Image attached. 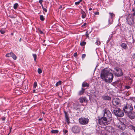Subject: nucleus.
Segmentation results:
<instances>
[{
	"label": "nucleus",
	"mask_w": 135,
	"mask_h": 135,
	"mask_svg": "<svg viewBox=\"0 0 135 135\" xmlns=\"http://www.w3.org/2000/svg\"><path fill=\"white\" fill-rule=\"evenodd\" d=\"M111 71V70L108 68H105L101 72V78L106 82L110 83L112 82L113 75Z\"/></svg>",
	"instance_id": "obj_1"
},
{
	"label": "nucleus",
	"mask_w": 135,
	"mask_h": 135,
	"mask_svg": "<svg viewBox=\"0 0 135 135\" xmlns=\"http://www.w3.org/2000/svg\"><path fill=\"white\" fill-rule=\"evenodd\" d=\"M115 115L118 117H122L124 115V113L122 110L119 108H116L113 110Z\"/></svg>",
	"instance_id": "obj_2"
},
{
	"label": "nucleus",
	"mask_w": 135,
	"mask_h": 135,
	"mask_svg": "<svg viewBox=\"0 0 135 135\" xmlns=\"http://www.w3.org/2000/svg\"><path fill=\"white\" fill-rule=\"evenodd\" d=\"M99 124L101 125H106L110 123L109 120L108 121L105 117H103L98 120Z\"/></svg>",
	"instance_id": "obj_3"
},
{
	"label": "nucleus",
	"mask_w": 135,
	"mask_h": 135,
	"mask_svg": "<svg viewBox=\"0 0 135 135\" xmlns=\"http://www.w3.org/2000/svg\"><path fill=\"white\" fill-rule=\"evenodd\" d=\"M104 131V133L102 132V133L103 134H106L108 133L113 132L114 131V128L111 126H107L105 128Z\"/></svg>",
	"instance_id": "obj_4"
},
{
	"label": "nucleus",
	"mask_w": 135,
	"mask_h": 135,
	"mask_svg": "<svg viewBox=\"0 0 135 135\" xmlns=\"http://www.w3.org/2000/svg\"><path fill=\"white\" fill-rule=\"evenodd\" d=\"M123 109L125 113H128L130 112L133 109L132 104H127L126 106L124 107Z\"/></svg>",
	"instance_id": "obj_5"
},
{
	"label": "nucleus",
	"mask_w": 135,
	"mask_h": 135,
	"mask_svg": "<svg viewBox=\"0 0 135 135\" xmlns=\"http://www.w3.org/2000/svg\"><path fill=\"white\" fill-rule=\"evenodd\" d=\"M104 116L106 118L108 117L109 118L110 121L112 119V115L110 112L108 110L105 109L103 110Z\"/></svg>",
	"instance_id": "obj_6"
},
{
	"label": "nucleus",
	"mask_w": 135,
	"mask_h": 135,
	"mask_svg": "<svg viewBox=\"0 0 135 135\" xmlns=\"http://www.w3.org/2000/svg\"><path fill=\"white\" fill-rule=\"evenodd\" d=\"M117 126L119 128L122 130H124L126 128L125 125L120 121H119L117 125Z\"/></svg>",
	"instance_id": "obj_7"
},
{
	"label": "nucleus",
	"mask_w": 135,
	"mask_h": 135,
	"mask_svg": "<svg viewBox=\"0 0 135 135\" xmlns=\"http://www.w3.org/2000/svg\"><path fill=\"white\" fill-rule=\"evenodd\" d=\"M126 20L128 24L131 25L133 24L134 21L133 17L128 16L126 18Z\"/></svg>",
	"instance_id": "obj_8"
},
{
	"label": "nucleus",
	"mask_w": 135,
	"mask_h": 135,
	"mask_svg": "<svg viewBox=\"0 0 135 135\" xmlns=\"http://www.w3.org/2000/svg\"><path fill=\"white\" fill-rule=\"evenodd\" d=\"M80 128L78 126H74L72 128V131L74 133H78L80 132Z\"/></svg>",
	"instance_id": "obj_9"
},
{
	"label": "nucleus",
	"mask_w": 135,
	"mask_h": 135,
	"mask_svg": "<svg viewBox=\"0 0 135 135\" xmlns=\"http://www.w3.org/2000/svg\"><path fill=\"white\" fill-rule=\"evenodd\" d=\"M120 103V100L118 98H114L112 100V103L115 106L118 105Z\"/></svg>",
	"instance_id": "obj_10"
},
{
	"label": "nucleus",
	"mask_w": 135,
	"mask_h": 135,
	"mask_svg": "<svg viewBox=\"0 0 135 135\" xmlns=\"http://www.w3.org/2000/svg\"><path fill=\"white\" fill-rule=\"evenodd\" d=\"M64 112L65 115V120L68 124H69L70 122L69 118L68 116L69 114L68 112H66L65 111H64Z\"/></svg>",
	"instance_id": "obj_11"
},
{
	"label": "nucleus",
	"mask_w": 135,
	"mask_h": 135,
	"mask_svg": "<svg viewBox=\"0 0 135 135\" xmlns=\"http://www.w3.org/2000/svg\"><path fill=\"white\" fill-rule=\"evenodd\" d=\"M128 114V116L131 119H133L135 118V112H129Z\"/></svg>",
	"instance_id": "obj_12"
},
{
	"label": "nucleus",
	"mask_w": 135,
	"mask_h": 135,
	"mask_svg": "<svg viewBox=\"0 0 135 135\" xmlns=\"http://www.w3.org/2000/svg\"><path fill=\"white\" fill-rule=\"evenodd\" d=\"M103 99L105 100H110L111 99V97L108 95H104L102 97Z\"/></svg>",
	"instance_id": "obj_13"
},
{
	"label": "nucleus",
	"mask_w": 135,
	"mask_h": 135,
	"mask_svg": "<svg viewBox=\"0 0 135 135\" xmlns=\"http://www.w3.org/2000/svg\"><path fill=\"white\" fill-rule=\"evenodd\" d=\"M79 122L80 124L84 125V118L81 117L79 119Z\"/></svg>",
	"instance_id": "obj_14"
},
{
	"label": "nucleus",
	"mask_w": 135,
	"mask_h": 135,
	"mask_svg": "<svg viewBox=\"0 0 135 135\" xmlns=\"http://www.w3.org/2000/svg\"><path fill=\"white\" fill-rule=\"evenodd\" d=\"M121 47L124 49H126L127 48V45L125 43H123L121 45Z\"/></svg>",
	"instance_id": "obj_15"
},
{
	"label": "nucleus",
	"mask_w": 135,
	"mask_h": 135,
	"mask_svg": "<svg viewBox=\"0 0 135 135\" xmlns=\"http://www.w3.org/2000/svg\"><path fill=\"white\" fill-rule=\"evenodd\" d=\"M115 70L116 71V72H117L118 71H119L120 73L119 74L120 75H123V73L122 72V70L120 69L119 68H116L115 69Z\"/></svg>",
	"instance_id": "obj_16"
},
{
	"label": "nucleus",
	"mask_w": 135,
	"mask_h": 135,
	"mask_svg": "<svg viewBox=\"0 0 135 135\" xmlns=\"http://www.w3.org/2000/svg\"><path fill=\"white\" fill-rule=\"evenodd\" d=\"M84 91V89L82 88L81 90H80L79 92V95H82Z\"/></svg>",
	"instance_id": "obj_17"
},
{
	"label": "nucleus",
	"mask_w": 135,
	"mask_h": 135,
	"mask_svg": "<svg viewBox=\"0 0 135 135\" xmlns=\"http://www.w3.org/2000/svg\"><path fill=\"white\" fill-rule=\"evenodd\" d=\"M51 132L52 133L56 134L59 132V131L56 130H53L51 131Z\"/></svg>",
	"instance_id": "obj_18"
},
{
	"label": "nucleus",
	"mask_w": 135,
	"mask_h": 135,
	"mask_svg": "<svg viewBox=\"0 0 135 135\" xmlns=\"http://www.w3.org/2000/svg\"><path fill=\"white\" fill-rule=\"evenodd\" d=\"M12 54V52H11L9 53H8L6 55V56L7 57H11Z\"/></svg>",
	"instance_id": "obj_19"
},
{
	"label": "nucleus",
	"mask_w": 135,
	"mask_h": 135,
	"mask_svg": "<svg viewBox=\"0 0 135 135\" xmlns=\"http://www.w3.org/2000/svg\"><path fill=\"white\" fill-rule=\"evenodd\" d=\"M79 102L80 103H83V101H84V98H80L79 99Z\"/></svg>",
	"instance_id": "obj_20"
},
{
	"label": "nucleus",
	"mask_w": 135,
	"mask_h": 135,
	"mask_svg": "<svg viewBox=\"0 0 135 135\" xmlns=\"http://www.w3.org/2000/svg\"><path fill=\"white\" fill-rule=\"evenodd\" d=\"M11 57L14 60H16V59L17 57L16 56L13 52L12 54V55Z\"/></svg>",
	"instance_id": "obj_21"
},
{
	"label": "nucleus",
	"mask_w": 135,
	"mask_h": 135,
	"mask_svg": "<svg viewBox=\"0 0 135 135\" xmlns=\"http://www.w3.org/2000/svg\"><path fill=\"white\" fill-rule=\"evenodd\" d=\"M18 4L17 3H15L13 6V8L14 9H16L17 8Z\"/></svg>",
	"instance_id": "obj_22"
},
{
	"label": "nucleus",
	"mask_w": 135,
	"mask_h": 135,
	"mask_svg": "<svg viewBox=\"0 0 135 135\" xmlns=\"http://www.w3.org/2000/svg\"><path fill=\"white\" fill-rule=\"evenodd\" d=\"M61 81H59L58 82H57L56 83V86H59V85H60L61 84Z\"/></svg>",
	"instance_id": "obj_23"
},
{
	"label": "nucleus",
	"mask_w": 135,
	"mask_h": 135,
	"mask_svg": "<svg viewBox=\"0 0 135 135\" xmlns=\"http://www.w3.org/2000/svg\"><path fill=\"white\" fill-rule=\"evenodd\" d=\"M44 18L43 15H40V19L42 21H44Z\"/></svg>",
	"instance_id": "obj_24"
},
{
	"label": "nucleus",
	"mask_w": 135,
	"mask_h": 135,
	"mask_svg": "<svg viewBox=\"0 0 135 135\" xmlns=\"http://www.w3.org/2000/svg\"><path fill=\"white\" fill-rule=\"evenodd\" d=\"M109 24H111L112 23L113 20L112 19H109L108 20Z\"/></svg>",
	"instance_id": "obj_25"
},
{
	"label": "nucleus",
	"mask_w": 135,
	"mask_h": 135,
	"mask_svg": "<svg viewBox=\"0 0 135 135\" xmlns=\"http://www.w3.org/2000/svg\"><path fill=\"white\" fill-rule=\"evenodd\" d=\"M32 55H33V57L34 58V61H36V59L37 55L36 54H33Z\"/></svg>",
	"instance_id": "obj_26"
},
{
	"label": "nucleus",
	"mask_w": 135,
	"mask_h": 135,
	"mask_svg": "<svg viewBox=\"0 0 135 135\" xmlns=\"http://www.w3.org/2000/svg\"><path fill=\"white\" fill-rule=\"evenodd\" d=\"M109 14L110 15V18L112 19V17L114 16V14L110 12L109 13Z\"/></svg>",
	"instance_id": "obj_27"
},
{
	"label": "nucleus",
	"mask_w": 135,
	"mask_h": 135,
	"mask_svg": "<svg viewBox=\"0 0 135 135\" xmlns=\"http://www.w3.org/2000/svg\"><path fill=\"white\" fill-rule=\"evenodd\" d=\"M89 122V119L88 118H85V124H87Z\"/></svg>",
	"instance_id": "obj_28"
},
{
	"label": "nucleus",
	"mask_w": 135,
	"mask_h": 135,
	"mask_svg": "<svg viewBox=\"0 0 135 135\" xmlns=\"http://www.w3.org/2000/svg\"><path fill=\"white\" fill-rule=\"evenodd\" d=\"M96 43L97 45H99L100 44V42L99 39H97V40Z\"/></svg>",
	"instance_id": "obj_29"
},
{
	"label": "nucleus",
	"mask_w": 135,
	"mask_h": 135,
	"mask_svg": "<svg viewBox=\"0 0 135 135\" xmlns=\"http://www.w3.org/2000/svg\"><path fill=\"white\" fill-rule=\"evenodd\" d=\"M116 73L117 74V75L118 76H120L122 75H120L119 74L120 73L119 71H118V72H116Z\"/></svg>",
	"instance_id": "obj_30"
},
{
	"label": "nucleus",
	"mask_w": 135,
	"mask_h": 135,
	"mask_svg": "<svg viewBox=\"0 0 135 135\" xmlns=\"http://www.w3.org/2000/svg\"><path fill=\"white\" fill-rule=\"evenodd\" d=\"M80 45L81 46H83L84 45V41H83L82 42H81L80 43Z\"/></svg>",
	"instance_id": "obj_31"
},
{
	"label": "nucleus",
	"mask_w": 135,
	"mask_h": 135,
	"mask_svg": "<svg viewBox=\"0 0 135 135\" xmlns=\"http://www.w3.org/2000/svg\"><path fill=\"white\" fill-rule=\"evenodd\" d=\"M38 72L39 74H40L42 72V71L40 68H38Z\"/></svg>",
	"instance_id": "obj_32"
},
{
	"label": "nucleus",
	"mask_w": 135,
	"mask_h": 135,
	"mask_svg": "<svg viewBox=\"0 0 135 135\" xmlns=\"http://www.w3.org/2000/svg\"><path fill=\"white\" fill-rule=\"evenodd\" d=\"M42 8L43 10L44 11H45V12H47V9L46 8H45L43 6H42Z\"/></svg>",
	"instance_id": "obj_33"
},
{
	"label": "nucleus",
	"mask_w": 135,
	"mask_h": 135,
	"mask_svg": "<svg viewBox=\"0 0 135 135\" xmlns=\"http://www.w3.org/2000/svg\"><path fill=\"white\" fill-rule=\"evenodd\" d=\"M84 11H82L81 12L82 13V17L83 18H84Z\"/></svg>",
	"instance_id": "obj_34"
},
{
	"label": "nucleus",
	"mask_w": 135,
	"mask_h": 135,
	"mask_svg": "<svg viewBox=\"0 0 135 135\" xmlns=\"http://www.w3.org/2000/svg\"><path fill=\"white\" fill-rule=\"evenodd\" d=\"M120 135H129L127 133L123 132L121 133Z\"/></svg>",
	"instance_id": "obj_35"
},
{
	"label": "nucleus",
	"mask_w": 135,
	"mask_h": 135,
	"mask_svg": "<svg viewBox=\"0 0 135 135\" xmlns=\"http://www.w3.org/2000/svg\"><path fill=\"white\" fill-rule=\"evenodd\" d=\"M43 2L42 0H40L39 1V2L41 4V6H43L42 4V2Z\"/></svg>",
	"instance_id": "obj_36"
},
{
	"label": "nucleus",
	"mask_w": 135,
	"mask_h": 135,
	"mask_svg": "<svg viewBox=\"0 0 135 135\" xmlns=\"http://www.w3.org/2000/svg\"><path fill=\"white\" fill-rule=\"evenodd\" d=\"M0 32H1V33L2 34H3L5 32V31L4 30H1Z\"/></svg>",
	"instance_id": "obj_37"
},
{
	"label": "nucleus",
	"mask_w": 135,
	"mask_h": 135,
	"mask_svg": "<svg viewBox=\"0 0 135 135\" xmlns=\"http://www.w3.org/2000/svg\"><path fill=\"white\" fill-rule=\"evenodd\" d=\"M36 86H37V83H36V82H35L34 83V87L35 88H36Z\"/></svg>",
	"instance_id": "obj_38"
},
{
	"label": "nucleus",
	"mask_w": 135,
	"mask_h": 135,
	"mask_svg": "<svg viewBox=\"0 0 135 135\" xmlns=\"http://www.w3.org/2000/svg\"><path fill=\"white\" fill-rule=\"evenodd\" d=\"M130 127L133 130L135 129V127L133 126V125H131Z\"/></svg>",
	"instance_id": "obj_39"
},
{
	"label": "nucleus",
	"mask_w": 135,
	"mask_h": 135,
	"mask_svg": "<svg viewBox=\"0 0 135 135\" xmlns=\"http://www.w3.org/2000/svg\"><path fill=\"white\" fill-rule=\"evenodd\" d=\"M74 56L75 57H76L77 56V52L75 53L74 54Z\"/></svg>",
	"instance_id": "obj_40"
},
{
	"label": "nucleus",
	"mask_w": 135,
	"mask_h": 135,
	"mask_svg": "<svg viewBox=\"0 0 135 135\" xmlns=\"http://www.w3.org/2000/svg\"><path fill=\"white\" fill-rule=\"evenodd\" d=\"M86 34L85 35L86 36V37H88V35H89L87 31L86 32Z\"/></svg>",
	"instance_id": "obj_41"
},
{
	"label": "nucleus",
	"mask_w": 135,
	"mask_h": 135,
	"mask_svg": "<svg viewBox=\"0 0 135 135\" xmlns=\"http://www.w3.org/2000/svg\"><path fill=\"white\" fill-rule=\"evenodd\" d=\"M89 84H88L87 83H86L85 82V86H89Z\"/></svg>",
	"instance_id": "obj_42"
},
{
	"label": "nucleus",
	"mask_w": 135,
	"mask_h": 135,
	"mask_svg": "<svg viewBox=\"0 0 135 135\" xmlns=\"http://www.w3.org/2000/svg\"><path fill=\"white\" fill-rule=\"evenodd\" d=\"M125 87L127 89H128L130 88V87L129 86H126Z\"/></svg>",
	"instance_id": "obj_43"
},
{
	"label": "nucleus",
	"mask_w": 135,
	"mask_h": 135,
	"mask_svg": "<svg viewBox=\"0 0 135 135\" xmlns=\"http://www.w3.org/2000/svg\"><path fill=\"white\" fill-rule=\"evenodd\" d=\"M80 3V2L79 1L76 2L75 3V4L76 5Z\"/></svg>",
	"instance_id": "obj_44"
},
{
	"label": "nucleus",
	"mask_w": 135,
	"mask_h": 135,
	"mask_svg": "<svg viewBox=\"0 0 135 135\" xmlns=\"http://www.w3.org/2000/svg\"><path fill=\"white\" fill-rule=\"evenodd\" d=\"M84 58V54H83L82 56V60H83Z\"/></svg>",
	"instance_id": "obj_45"
},
{
	"label": "nucleus",
	"mask_w": 135,
	"mask_h": 135,
	"mask_svg": "<svg viewBox=\"0 0 135 135\" xmlns=\"http://www.w3.org/2000/svg\"><path fill=\"white\" fill-rule=\"evenodd\" d=\"M6 119V118L5 117H3L2 118V120L4 121Z\"/></svg>",
	"instance_id": "obj_46"
},
{
	"label": "nucleus",
	"mask_w": 135,
	"mask_h": 135,
	"mask_svg": "<svg viewBox=\"0 0 135 135\" xmlns=\"http://www.w3.org/2000/svg\"><path fill=\"white\" fill-rule=\"evenodd\" d=\"M94 14L95 15H98L99 14V12H95L94 13Z\"/></svg>",
	"instance_id": "obj_47"
},
{
	"label": "nucleus",
	"mask_w": 135,
	"mask_h": 135,
	"mask_svg": "<svg viewBox=\"0 0 135 135\" xmlns=\"http://www.w3.org/2000/svg\"><path fill=\"white\" fill-rule=\"evenodd\" d=\"M39 32L40 34H42L43 33V32L41 30H39Z\"/></svg>",
	"instance_id": "obj_48"
},
{
	"label": "nucleus",
	"mask_w": 135,
	"mask_h": 135,
	"mask_svg": "<svg viewBox=\"0 0 135 135\" xmlns=\"http://www.w3.org/2000/svg\"><path fill=\"white\" fill-rule=\"evenodd\" d=\"M82 86L83 87H84V82H83V84L82 85Z\"/></svg>",
	"instance_id": "obj_49"
},
{
	"label": "nucleus",
	"mask_w": 135,
	"mask_h": 135,
	"mask_svg": "<svg viewBox=\"0 0 135 135\" xmlns=\"http://www.w3.org/2000/svg\"><path fill=\"white\" fill-rule=\"evenodd\" d=\"M64 132L65 133H67L68 132V131L67 130H65V131H64Z\"/></svg>",
	"instance_id": "obj_50"
},
{
	"label": "nucleus",
	"mask_w": 135,
	"mask_h": 135,
	"mask_svg": "<svg viewBox=\"0 0 135 135\" xmlns=\"http://www.w3.org/2000/svg\"><path fill=\"white\" fill-rule=\"evenodd\" d=\"M132 15L133 16H134L135 15V12L133 13Z\"/></svg>",
	"instance_id": "obj_51"
},
{
	"label": "nucleus",
	"mask_w": 135,
	"mask_h": 135,
	"mask_svg": "<svg viewBox=\"0 0 135 135\" xmlns=\"http://www.w3.org/2000/svg\"><path fill=\"white\" fill-rule=\"evenodd\" d=\"M42 120V118H40L38 119V120H39V121H41V120Z\"/></svg>",
	"instance_id": "obj_52"
},
{
	"label": "nucleus",
	"mask_w": 135,
	"mask_h": 135,
	"mask_svg": "<svg viewBox=\"0 0 135 135\" xmlns=\"http://www.w3.org/2000/svg\"><path fill=\"white\" fill-rule=\"evenodd\" d=\"M62 6H60L59 8V9H60L61 8H62Z\"/></svg>",
	"instance_id": "obj_53"
},
{
	"label": "nucleus",
	"mask_w": 135,
	"mask_h": 135,
	"mask_svg": "<svg viewBox=\"0 0 135 135\" xmlns=\"http://www.w3.org/2000/svg\"><path fill=\"white\" fill-rule=\"evenodd\" d=\"M21 40H22L21 38H20V39L19 41H20V42H21Z\"/></svg>",
	"instance_id": "obj_54"
},
{
	"label": "nucleus",
	"mask_w": 135,
	"mask_h": 135,
	"mask_svg": "<svg viewBox=\"0 0 135 135\" xmlns=\"http://www.w3.org/2000/svg\"><path fill=\"white\" fill-rule=\"evenodd\" d=\"M134 58L135 59V54L134 55Z\"/></svg>",
	"instance_id": "obj_55"
},
{
	"label": "nucleus",
	"mask_w": 135,
	"mask_h": 135,
	"mask_svg": "<svg viewBox=\"0 0 135 135\" xmlns=\"http://www.w3.org/2000/svg\"><path fill=\"white\" fill-rule=\"evenodd\" d=\"M134 9H133L132 10V11H134Z\"/></svg>",
	"instance_id": "obj_56"
},
{
	"label": "nucleus",
	"mask_w": 135,
	"mask_h": 135,
	"mask_svg": "<svg viewBox=\"0 0 135 135\" xmlns=\"http://www.w3.org/2000/svg\"><path fill=\"white\" fill-rule=\"evenodd\" d=\"M91 9H92V8H91L89 9V10H91Z\"/></svg>",
	"instance_id": "obj_57"
},
{
	"label": "nucleus",
	"mask_w": 135,
	"mask_h": 135,
	"mask_svg": "<svg viewBox=\"0 0 135 135\" xmlns=\"http://www.w3.org/2000/svg\"><path fill=\"white\" fill-rule=\"evenodd\" d=\"M11 35H13V33H11Z\"/></svg>",
	"instance_id": "obj_58"
},
{
	"label": "nucleus",
	"mask_w": 135,
	"mask_h": 135,
	"mask_svg": "<svg viewBox=\"0 0 135 135\" xmlns=\"http://www.w3.org/2000/svg\"><path fill=\"white\" fill-rule=\"evenodd\" d=\"M82 1V0H80L79 1V2H81V1Z\"/></svg>",
	"instance_id": "obj_59"
},
{
	"label": "nucleus",
	"mask_w": 135,
	"mask_h": 135,
	"mask_svg": "<svg viewBox=\"0 0 135 135\" xmlns=\"http://www.w3.org/2000/svg\"><path fill=\"white\" fill-rule=\"evenodd\" d=\"M84 26V23L83 24V25L82 26V27H83V26Z\"/></svg>",
	"instance_id": "obj_60"
},
{
	"label": "nucleus",
	"mask_w": 135,
	"mask_h": 135,
	"mask_svg": "<svg viewBox=\"0 0 135 135\" xmlns=\"http://www.w3.org/2000/svg\"><path fill=\"white\" fill-rule=\"evenodd\" d=\"M134 4L135 5V0H134Z\"/></svg>",
	"instance_id": "obj_61"
},
{
	"label": "nucleus",
	"mask_w": 135,
	"mask_h": 135,
	"mask_svg": "<svg viewBox=\"0 0 135 135\" xmlns=\"http://www.w3.org/2000/svg\"><path fill=\"white\" fill-rule=\"evenodd\" d=\"M134 131L135 132V129H134Z\"/></svg>",
	"instance_id": "obj_62"
},
{
	"label": "nucleus",
	"mask_w": 135,
	"mask_h": 135,
	"mask_svg": "<svg viewBox=\"0 0 135 135\" xmlns=\"http://www.w3.org/2000/svg\"><path fill=\"white\" fill-rule=\"evenodd\" d=\"M35 91V90H33V92H34Z\"/></svg>",
	"instance_id": "obj_63"
},
{
	"label": "nucleus",
	"mask_w": 135,
	"mask_h": 135,
	"mask_svg": "<svg viewBox=\"0 0 135 135\" xmlns=\"http://www.w3.org/2000/svg\"><path fill=\"white\" fill-rule=\"evenodd\" d=\"M134 108L135 109V105L134 106Z\"/></svg>",
	"instance_id": "obj_64"
}]
</instances>
